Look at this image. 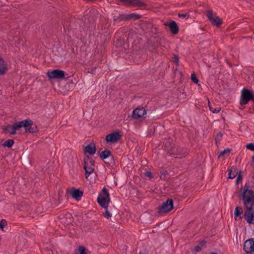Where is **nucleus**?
<instances>
[{
	"label": "nucleus",
	"instance_id": "20e7f679",
	"mask_svg": "<svg viewBox=\"0 0 254 254\" xmlns=\"http://www.w3.org/2000/svg\"><path fill=\"white\" fill-rule=\"evenodd\" d=\"M85 177L87 178L94 172L95 161L89 156H86L83 160Z\"/></svg>",
	"mask_w": 254,
	"mask_h": 254
},
{
	"label": "nucleus",
	"instance_id": "de8ad7c7",
	"mask_svg": "<svg viewBox=\"0 0 254 254\" xmlns=\"http://www.w3.org/2000/svg\"><path fill=\"white\" fill-rule=\"evenodd\" d=\"M252 178L254 179V175L253 176Z\"/></svg>",
	"mask_w": 254,
	"mask_h": 254
},
{
	"label": "nucleus",
	"instance_id": "58836bf2",
	"mask_svg": "<svg viewBox=\"0 0 254 254\" xmlns=\"http://www.w3.org/2000/svg\"><path fill=\"white\" fill-rule=\"evenodd\" d=\"M178 17L179 18H188L190 17V15L188 13H186V14L179 13L178 14Z\"/></svg>",
	"mask_w": 254,
	"mask_h": 254
},
{
	"label": "nucleus",
	"instance_id": "6ab92c4d",
	"mask_svg": "<svg viewBox=\"0 0 254 254\" xmlns=\"http://www.w3.org/2000/svg\"><path fill=\"white\" fill-rule=\"evenodd\" d=\"M96 145L94 143L88 144L84 149V153H88L91 155H94L96 153Z\"/></svg>",
	"mask_w": 254,
	"mask_h": 254
},
{
	"label": "nucleus",
	"instance_id": "c85d7f7f",
	"mask_svg": "<svg viewBox=\"0 0 254 254\" xmlns=\"http://www.w3.org/2000/svg\"><path fill=\"white\" fill-rule=\"evenodd\" d=\"M160 179L162 180L165 181L167 179V176L169 175L168 172L166 170H163L160 172Z\"/></svg>",
	"mask_w": 254,
	"mask_h": 254
},
{
	"label": "nucleus",
	"instance_id": "393cba45",
	"mask_svg": "<svg viewBox=\"0 0 254 254\" xmlns=\"http://www.w3.org/2000/svg\"><path fill=\"white\" fill-rule=\"evenodd\" d=\"M14 141L13 139H9L5 140L2 144V145L4 147L6 146L8 148H10L14 144Z\"/></svg>",
	"mask_w": 254,
	"mask_h": 254
},
{
	"label": "nucleus",
	"instance_id": "7ed1b4c3",
	"mask_svg": "<svg viewBox=\"0 0 254 254\" xmlns=\"http://www.w3.org/2000/svg\"><path fill=\"white\" fill-rule=\"evenodd\" d=\"M250 187L249 184L246 183L244 192L243 194H241L242 196L245 206H247L248 204L254 202V193L252 190H249Z\"/></svg>",
	"mask_w": 254,
	"mask_h": 254
},
{
	"label": "nucleus",
	"instance_id": "cd10ccee",
	"mask_svg": "<svg viewBox=\"0 0 254 254\" xmlns=\"http://www.w3.org/2000/svg\"><path fill=\"white\" fill-rule=\"evenodd\" d=\"M205 244H206V241H205L204 240L201 241L199 243V245H200L201 246L197 245V246H196L194 248L193 251L195 252L194 253H196L197 252L201 251V246L204 245Z\"/></svg>",
	"mask_w": 254,
	"mask_h": 254
},
{
	"label": "nucleus",
	"instance_id": "473e14b6",
	"mask_svg": "<svg viewBox=\"0 0 254 254\" xmlns=\"http://www.w3.org/2000/svg\"><path fill=\"white\" fill-rule=\"evenodd\" d=\"M242 179H243L242 171H240L239 172L238 177H237L236 181V184L238 185L240 182H241L242 181Z\"/></svg>",
	"mask_w": 254,
	"mask_h": 254
},
{
	"label": "nucleus",
	"instance_id": "dca6fc26",
	"mask_svg": "<svg viewBox=\"0 0 254 254\" xmlns=\"http://www.w3.org/2000/svg\"><path fill=\"white\" fill-rule=\"evenodd\" d=\"M244 250L246 253H251L254 251V238L250 239L244 243Z\"/></svg>",
	"mask_w": 254,
	"mask_h": 254
},
{
	"label": "nucleus",
	"instance_id": "f704fd0d",
	"mask_svg": "<svg viewBox=\"0 0 254 254\" xmlns=\"http://www.w3.org/2000/svg\"><path fill=\"white\" fill-rule=\"evenodd\" d=\"M232 151V149L230 148H227L224 149L223 151H221L220 153L219 157H220L221 155H223L225 154H228L231 151Z\"/></svg>",
	"mask_w": 254,
	"mask_h": 254
},
{
	"label": "nucleus",
	"instance_id": "a18cd8bd",
	"mask_svg": "<svg viewBox=\"0 0 254 254\" xmlns=\"http://www.w3.org/2000/svg\"><path fill=\"white\" fill-rule=\"evenodd\" d=\"M227 63L230 65V66H231V64L230 63H229L227 61Z\"/></svg>",
	"mask_w": 254,
	"mask_h": 254
},
{
	"label": "nucleus",
	"instance_id": "5701e85b",
	"mask_svg": "<svg viewBox=\"0 0 254 254\" xmlns=\"http://www.w3.org/2000/svg\"><path fill=\"white\" fill-rule=\"evenodd\" d=\"M141 16L138 14L130 13L127 14V21L133 19L134 20H137L141 18Z\"/></svg>",
	"mask_w": 254,
	"mask_h": 254
},
{
	"label": "nucleus",
	"instance_id": "7c9ffc66",
	"mask_svg": "<svg viewBox=\"0 0 254 254\" xmlns=\"http://www.w3.org/2000/svg\"><path fill=\"white\" fill-rule=\"evenodd\" d=\"M172 62L174 63L177 65L179 64V57L178 55H174L172 58Z\"/></svg>",
	"mask_w": 254,
	"mask_h": 254
},
{
	"label": "nucleus",
	"instance_id": "2eb2a0df",
	"mask_svg": "<svg viewBox=\"0 0 254 254\" xmlns=\"http://www.w3.org/2000/svg\"><path fill=\"white\" fill-rule=\"evenodd\" d=\"M165 26H168L171 33L174 35L178 34L179 32V27L176 21L171 20L164 23Z\"/></svg>",
	"mask_w": 254,
	"mask_h": 254
},
{
	"label": "nucleus",
	"instance_id": "c03bdc74",
	"mask_svg": "<svg viewBox=\"0 0 254 254\" xmlns=\"http://www.w3.org/2000/svg\"><path fill=\"white\" fill-rule=\"evenodd\" d=\"M252 162L254 163V155L252 157Z\"/></svg>",
	"mask_w": 254,
	"mask_h": 254
},
{
	"label": "nucleus",
	"instance_id": "f257e3e1",
	"mask_svg": "<svg viewBox=\"0 0 254 254\" xmlns=\"http://www.w3.org/2000/svg\"><path fill=\"white\" fill-rule=\"evenodd\" d=\"M164 149L170 155H178L181 157H185L188 154L187 148L180 147L173 144L168 139L164 143Z\"/></svg>",
	"mask_w": 254,
	"mask_h": 254
},
{
	"label": "nucleus",
	"instance_id": "a19ab883",
	"mask_svg": "<svg viewBox=\"0 0 254 254\" xmlns=\"http://www.w3.org/2000/svg\"><path fill=\"white\" fill-rule=\"evenodd\" d=\"M119 41L121 42V43H120V45H121V46H122V45H123V44H124V41H123H123H122V40H121V39H119Z\"/></svg>",
	"mask_w": 254,
	"mask_h": 254
},
{
	"label": "nucleus",
	"instance_id": "49530a36",
	"mask_svg": "<svg viewBox=\"0 0 254 254\" xmlns=\"http://www.w3.org/2000/svg\"><path fill=\"white\" fill-rule=\"evenodd\" d=\"M210 254H217V253H216L215 252H212Z\"/></svg>",
	"mask_w": 254,
	"mask_h": 254
},
{
	"label": "nucleus",
	"instance_id": "79ce46f5",
	"mask_svg": "<svg viewBox=\"0 0 254 254\" xmlns=\"http://www.w3.org/2000/svg\"><path fill=\"white\" fill-rule=\"evenodd\" d=\"M94 69H92L91 71H88V72L90 73L91 74L94 73Z\"/></svg>",
	"mask_w": 254,
	"mask_h": 254
},
{
	"label": "nucleus",
	"instance_id": "f03ea898",
	"mask_svg": "<svg viewBox=\"0 0 254 254\" xmlns=\"http://www.w3.org/2000/svg\"><path fill=\"white\" fill-rule=\"evenodd\" d=\"M99 205L104 209H107L110 201V194L108 190L104 187L99 194L97 199Z\"/></svg>",
	"mask_w": 254,
	"mask_h": 254
},
{
	"label": "nucleus",
	"instance_id": "4be33fe9",
	"mask_svg": "<svg viewBox=\"0 0 254 254\" xmlns=\"http://www.w3.org/2000/svg\"><path fill=\"white\" fill-rule=\"evenodd\" d=\"M113 21L114 22L118 21H127V14L123 13L120 14L118 16H114L113 18Z\"/></svg>",
	"mask_w": 254,
	"mask_h": 254
},
{
	"label": "nucleus",
	"instance_id": "37998d69",
	"mask_svg": "<svg viewBox=\"0 0 254 254\" xmlns=\"http://www.w3.org/2000/svg\"><path fill=\"white\" fill-rule=\"evenodd\" d=\"M138 254H148L146 252H140Z\"/></svg>",
	"mask_w": 254,
	"mask_h": 254
},
{
	"label": "nucleus",
	"instance_id": "ddd939ff",
	"mask_svg": "<svg viewBox=\"0 0 254 254\" xmlns=\"http://www.w3.org/2000/svg\"><path fill=\"white\" fill-rule=\"evenodd\" d=\"M100 157L102 160H105L107 158L111 157L109 162L105 161V163L109 166L113 165L114 164L113 156L111 153V152L109 150L105 149L102 151L100 154Z\"/></svg>",
	"mask_w": 254,
	"mask_h": 254
},
{
	"label": "nucleus",
	"instance_id": "c756f323",
	"mask_svg": "<svg viewBox=\"0 0 254 254\" xmlns=\"http://www.w3.org/2000/svg\"><path fill=\"white\" fill-rule=\"evenodd\" d=\"M14 124L8 125L7 126V128H8V132L11 134H15L16 133V130L14 129Z\"/></svg>",
	"mask_w": 254,
	"mask_h": 254
},
{
	"label": "nucleus",
	"instance_id": "412c9836",
	"mask_svg": "<svg viewBox=\"0 0 254 254\" xmlns=\"http://www.w3.org/2000/svg\"><path fill=\"white\" fill-rule=\"evenodd\" d=\"M243 213L242 207L240 206H237L236 207L234 215L235 220H237V218L239 217V220H241L242 219L243 217L241 216V214Z\"/></svg>",
	"mask_w": 254,
	"mask_h": 254
},
{
	"label": "nucleus",
	"instance_id": "72a5a7b5",
	"mask_svg": "<svg viewBox=\"0 0 254 254\" xmlns=\"http://www.w3.org/2000/svg\"><path fill=\"white\" fill-rule=\"evenodd\" d=\"M191 79L193 83L196 84H197L198 82H199V80L194 73L191 74Z\"/></svg>",
	"mask_w": 254,
	"mask_h": 254
},
{
	"label": "nucleus",
	"instance_id": "2f4dec72",
	"mask_svg": "<svg viewBox=\"0 0 254 254\" xmlns=\"http://www.w3.org/2000/svg\"><path fill=\"white\" fill-rule=\"evenodd\" d=\"M7 225V221L5 219H2L0 221V228L2 230H4V227Z\"/></svg>",
	"mask_w": 254,
	"mask_h": 254
},
{
	"label": "nucleus",
	"instance_id": "1a4fd4ad",
	"mask_svg": "<svg viewBox=\"0 0 254 254\" xmlns=\"http://www.w3.org/2000/svg\"><path fill=\"white\" fill-rule=\"evenodd\" d=\"M47 75L50 80L53 79H62L65 77V72L64 70L56 69L48 71Z\"/></svg>",
	"mask_w": 254,
	"mask_h": 254
},
{
	"label": "nucleus",
	"instance_id": "c9c22d12",
	"mask_svg": "<svg viewBox=\"0 0 254 254\" xmlns=\"http://www.w3.org/2000/svg\"><path fill=\"white\" fill-rule=\"evenodd\" d=\"M105 209V213L103 214V216L105 217V218H107L108 219H109V218H111V216H112V214H111V213L108 211V208L107 209Z\"/></svg>",
	"mask_w": 254,
	"mask_h": 254
},
{
	"label": "nucleus",
	"instance_id": "b1692460",
	"mask_svg": "<svg viewBox=\"0 0 254 254\" xmlns=\"http://www.w3.org/2000/svg\"><path fill=\"white\" fill-rule=\"evenodd\" d=\"M78 254H90V253L88 251L85 247L82 246H80L78 249Z\"/></svg>",
	"mask_w": 254,
	"mask_h": 254
},
{
	"label": "nucleus",
	"instance_id": "a878e982",
	"mask_svg": "<svg viewBox=\"0 0 254 254\" xmlns=\"http://www.w3.org/2000/svg\"><path fill=\"white\" fill-rule=\"evenodd\" d=\"M208 106L209 107L210 110L213 113H218L221 110V108L219 107H213V106L210 104V102H209Z\"/></svg>",
	"mask_w": 254,
	"mask_h": 254
},
{
	"label": "nucleus",
	"instance_id": "4c0bfd02",
	"mask_svg": "<svg viewBox=\"0 0 254 254\" xmlns=\"http://www.w3.org/2000/svg\"><path fill=\"white\" fill-rule=\"evenodd\" d=\"M246 147L248 149L254 151V143H250L247 144Z\"/></svg>",
	"mask_w": 254,
	"mask_h": 254
},
{
	"label": "nucleus",
	"instance_id": "aec40b11",
	"mask_svg": "<svg viewBox=\"0 0 254 254\" xmlns=\"http://www.w3.org/2000/svg\"><path fill=\"white\" fill-rule=\"evenodd\" d=\"M7 64L3 59L0 56V75H3L7 71Z\"/></svg>",
	"mask_w": 254,
	"mask_h": 254
},
{
	"label": "nucleus",
	"instance_id": "ea45409f",
	"mask_svg": "<svg viewBox=\"0 0 254 254\" xmlns=\"http://www.w3.org/2000/svg\"><path fill=\"white\" fill-rule=\"evenodd\" d=\"M222 137V134H219L217 135V137L215 138V140L219 139V138H221Z\"/></svg>",
	"mask_w": 254,
	"mask_h": 254
},
{
	"label": "nucleus",
	"instance_id": "f8f14e48",
	"mask_svg": "<svg viewBox=\"0 0 254 254\" xmlns=\"http://www.w3.org/2000/svg\"><path fill=\"white\" fill-rule=\"evenodd\" d=\"M67 192L69 193L73 198L77 201L81 200V197L83 194L82 190L79 189H76L74 187L71 188L70 190H67Z\"/></svg>",
	"mask_w": 254,
	"mask_h": 254
},
{
	"label": "nucleus",
	"instance_id": "4468645a",
	"mask_svg": "<svg viewBox=\"0 0 254 254\" xmlns=\"http://www.w3.org/2000/svg\"><path fill=\"white\" fill-rule=\"evenodd\" d=\"M146 114L145 109L142 106H139L135 109H134L132 113V118L138 120Z\"/></svg>",
	"mask_w": 254,
	"mask_h": 254
},
{
	"label": "nucleus",
	"instance_id": "39448f33",
	"mask_svg": "<svg viewBox=\"0 0 254 254\" xmlns=\"http://www.w3.org/2000/svg\"><path fill=\"white\" fill-rule=\"evenodd\" d=\"M250 100L254 102V92L249 89L244 88L242 90L240 104L241 105H246Z\"/></svg>",
	"mask_w": 254,
	"mask_h": 254
},
{
	"label": "nucleus",
	"instance_id": "6e6552de",
	"mask_svg": "<svg viewBox=\"0 0 254 254\" xmlns=\"http://www.w3.org/2000/svg\"><path fill=\"white\" fill-rule=\"evenodd\" d=\"M206 12V16L211 24L217 27L220 26L222 23V20L217 16L216 13H213L212 10H208Z\"/></svg>",
	"mask_w": 254,
	"mask_h": 254
},
{
	"label": "nucleus",
	"instance_id": "9d476101",
	"mask_svg": "<svg viewBox=\"0 0 254 254\" xmlns=\"http://www.w3.org/2000/svg\"><path fill=\"white\" fill-rule=\"evenodd\" d=\"M123 136V134L120 131H116L107 134L105 139L107 143H114L118 142Z\"/></svg>",
	"mask_w": 254,
	"mask_h": 254
},
{
	"label": "nucleus",
	"instance_id": "bb28decb",
	"mask_svg": "<svg viewBox=\"0 0 254 254\" xmlns=\"http://www.w3.org/2000/svg\"><path fill=\"white\" fill-rule=\"evenodd\" d=\"M236 170L237 168L234 169V172H233L232 170H230L228 174V178L232 179L235 178L237 175H238L239 172H237Z\"/></svg>",
	"mask_w": 254,
	"mask_h": 254
},
{
	"label": "nucleus",
	"instance_id": "9b49d317",
	"mask_svg": "<svg viewBox=\"0 0 254 254\" xmlns=\"http://www.w3.org/2000/svg\"><path fill=\"white\" fill-rule=\"evenodd\" d=\"M126 5L145 8L147 4L140 0H119Z\"/></svg>",
	"mask_w": 254,
	"mask_h": 254
},
{
	"label": "nucleus",
	"instance_id": "f3484780",
	"mask_svg": "<svg viewBox=\"0 0 254 254\" xmlns=\"http://www.w3.org/2000/svg\"><path fill=\"white\" fill-rule=\"evenodd\" d=\"M30 124V122L29 121H28V119L21 121L17 122L13 124L14 126V129H16V131L19 130L22 127H24L25 129L26 127H27Z\"/></svg>",
	"mask_w": 254,
	"mask_h": 254
},
{
	"label": "nucleus",
	"instance_id": "e433bc0d",
	"mask_svg": "<svg viewBox=\"0 0 254 254\" xmlns=\"http://www.w3.org/2000/svg\"><path fill=\"white\" fill-rule=\"evenodd\" d=\"M144 177H148L150 180L153 178L152 173L151 172L146 171L144 173Z\"/></svg>",
	"mask_w": 254,
	"mask_h": 254
},
{
	"label": "nucleus",
	"instance_id": "0eeeda50",
	"mask_svg": "<svg viewBox=\"0 0 254 254\" xmlns=\"http://www.w3.org/2000/svg\"><path fill=\"white\" fill-rule=\"evenodd\" d=\"M254 205V202L248 204L245 206L247 209L245 211L244 218L249 224H254V210H253V206Z\"/></svg>",
	"mask_w": 254,
	"mask_h": 254
},
{
	"label": "nucleus",
	"instance_id": "a211bd4d",
	"mask_svg": "<svg viewBox=\"0 0 254 254\" xmlns=\"http://www.w3.org/2000/svg\"><path fill=\"white\" fill-rule=\"evenodd\" d=\"M28 121H30V124L27 127H26L25 131L31 133L38 132L39 131L38 127L36 125H34L33 121L30 119H28Z\"/></svg>",
	"mask_w": 254,
	"mask_h": 254
},
{
	"label": "nucleus",
	"instance_id": "423d86ee",
	"mask_svg": "<svg viewBox=\"0 0 254 254\" xmlns=\"http://www.w3.org/2000/svg\"><path fill=\"white\" fill-rule=\"evenodd\" d=\"M174 208V201L172 198H168L165 202L158 207V212L162 215L170 212Z\"/></svg>",
	"mask_w": 254,
	"mask_h": 254
}]
</instances>
